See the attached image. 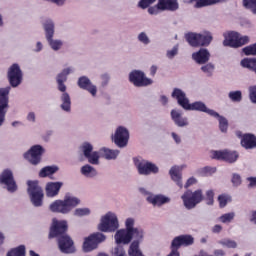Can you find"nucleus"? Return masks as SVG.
Returning a JSON list of instances; mask_svg holds the SVG:
<instances>
[{"label":"nucleus","instance_id":"obj_1","mask_svg":"<svg viewBox=\"0 0 256 256\" xmlns=\"http://www.w3.org/2000/svg\"><path fill=\"white\" fill-rule=\"evenodd\" d=\"M67 220H57V218L52 219V225L50 227L49 237H58V247L62 253H75V246L73 245V240L69 235L65 234L68 229Z\"/></svg>","mask_w":256,"mask_h":256},{"label":"nucleus","instance_id":"obj_2","mask_svg":"<svg viewBox=\"0 0 256 256\" xmlns=\"http://www.w3.org/2000/svg\"><path fill=\"white\" fill-rule=\"evenodd\" d=\"M81 205V199L74 196L71 193H67L64 196V199H58L52 202L49 205V210L52 213H60L61 215H69L75 207H79Z\"/></svg>","mask_w":256,"mask_h":256},{"label":"nucleus","instance_id":"obj_3","mask_svg":"<svg viewBox=\"0 0 256 256\" xmlns=\"http://www.w3.org/2000/svg\"><path fill=\"white\" fill-rule=\"evenodd\" d=\"M119 227V217L115 212L109 211L100 217L97 230L99 233H115Z\"/></svg>","mask_w":256,"mask_h":256},{"label":"nucleus","instance_id":"obj_4","mask_svg":"<svg viewBox=\"0 0 256 256\" xmlns=\"http://www.w3.org/2000/svg\"><path fill=\"white\" fill-rule=\"evenodd\" d=\"M224 47H232V49H239V47H243V45H247L251 41L249 36H242L239 32L229 31L223 34Z\"/></svg>","mask_w":256,"mask_h":256},{"label":"nucleus","instance_id":"obj_5","mask_svg":"<svg viewBox=\"0 0 256 256\" xmlns=\"http://www.w3.org/2000/svg\"><path fill=\"white\" fill-rule=\"evenodd\" d=\"M133 163L138 175L149 177V175L159 174V166L151 161L143 158H134Z\"/></svg>","mask_w":256,"mask_h":256},{"label":"nucleus","instance_id":"obj_6","mask_svg":"<svg viewBox=\"0 0 256 256\" xmlns=\"http://www.w3.org/2000/svg\"><path fill=\"white\" fill-rule=\"evenodd\" d=\"M27 185L28 195L33 207H43L45 194L43 193V188L39 186V182L28 180Z\"/></svg>","mask_w":256,"mask_h":256},{"label":"nucleus","instance_id":"obj_7","mask_svg":"<svg viewBox=\"0 0 256 256\" xmlns=\"http://www.w3.org/2000/svg\"><path fill=\"white\" fill-rule=\"evenodd\" d=\"M105 241H107V235L102 232H94L84 238L82 251L84 253H91V251L99 249V245H101V243H105Z\"/></svg>","mask_w":256,"mask_h":256},{"label":"nucleus","instance_id":"obj_8","mask_svg":"<svg viewBox=\"0 0 256 256\" xmlns=\"http://www.w3.org/2000/svg\"><path fill=\"white\" fill-rule=\"evenodd\" d=\"M183 205L186 209H195L201 201H203V190L198 189L196 191L187 190L184 195L181 196Z\"/></svg>","mask_w":256,"mask_h":256},{"label":"nucleus","instance_id":"obj_9","mask_svg":"<svg viewBox=\"0 0 256 256\" xmlns=\"http://www.w3.org/2000/svg\"><path fill=\"white\" fill-rule=\"evenodd\" d=\"M45 155V147L36 144L33 145L27 152L24 153L23 157L30 163V165H39Z\"/></svg>","mask_w":256,"mask_h":256},{"label":"nucleus","instance_id":"obj_10","mask_svg":"<svg viewBox=\"0 0 256 256\" xmlns=\"http://www.w3.org/2000/svg\"><path fill=\"white\" fill-rule=\"evenodd\" d=\"M0 185L3 189H6L8 193H17L19 186H17V181H15V176H13V171L10 169H5L0 174Z\"/></svg>","mask_w":256,"mask_h":256},{"label":"nucleus","instance_id":"obj_11","mask_svg":"<svg viewBox=\"0 0 256 256\" xmlns=\"http://www.w3.org/2000/svg\"><path fill=\"white\" fill-rule=\"evenodd\" d=\"M128 80L134 87H149V85H153V79L148 78L142 70H132L128 75Z\"/></svg>","mask_w":256,"mask_h":256},{"label":"nucleus","instance_id":"obj_12","mask_svg":"<svg viewBox=\"0 0 256 256\" xmlns=\"http://www.w3.org/2000/svg\"><path fill=\"white\" fill-rule=\"evenodd\" d=\"M111 139L120 149L127 147V144L129 143V129L125 126H118L111 135Z\"/></svg>","mask_w":256,"mask_h":256},{"label":"nucleus","instance_id":"obj_13","mask_svg":"<svg viewBox=\"0 0 256 256\" xmlns=\"http://www.w3.org/2000/svg\"><path fill=\"white\" fill-rule=\"evenodd\" d=\"M7 78L11 87H19V85L23 83V71L21 70V66L17 63L12 64L8 69Z\"/></svg>","mask_w":256,"mask_h":256},{"label":"nucleus","instance_id":"obj_14","mask_svg":"<svg viewBox=\"0 0 256 256\" xmlns=\"http://www.w3.org/2000/svg\"><path fill=\"white\" fill-rule=\"evenodd\" d=\"M11 87L0 88V127L5 123V115L9 109V93Z\"/></svg>","mask_w":256,"mask_h":256},{"label":"nucleus","instance_id":"obj_15","mask_svg":"<svg viewBox=\"0 0 256 256\" xmlns=\"http://www.w3.org/2000/svg\"><path fill=\"white\" fill-rule=\"evenodd\" d=\"M212 159H218V161H226V163H235L237 159H239V152L228 149L213 151Z\"/></svg>","mask_w":256,"mask_h":256},{"label":"nucleus","instance_id":"obj_16","mask_svg":"<svg viewBox=\"0 0 256 256\" xmlns=\"http://www.w3.org/2000/svg\"><path fill=\"white\" fill-rule=\"evenodd\" d=\"M84 157L90 165H99L100 155L98 151H93V145L89 142H84L80 147Z\"/></svg>","mask_w":256,"mask_h":256},{"label":"nucleus","instance_id":"obj_17","mask_svg":"<svg viewBox=\"0 0 256 256\" xmlns=\"http://www.w3.org/2000/svg\"><path fill=\"white\" fill-rule=\"evenodd\" d=\"M125 228L116 230L114 240L116 245H129L131 243V232H129V223L126 218L124 222Z\"/></svg>","mask_w":256,"mask_h":256},{"label":"nucleus","instance_id":"obj_18","mask_svg":"<svg viewBox=\"0 0 256 256\" xmlns=\"http://www.w3.org/2000/svg\"><path fill=\"white\" fill-rule=\"evenodd\" d=\"M75 73V68L73 66L64 68L58 75L56 76V83H57V89L60 92H65L67 91V77L69 75Z\"/></svg>","mask_w":256,"mask_h":256},{"label":"nucleus","instance_id":"obj_19","mask_svg":"<svg viewBox=\"0 0 256 256\" xmlns=\"http://www.w3.org/2000/svg\"><path fill=\"white\" fill-rule=\"evenodd\" d=\"M77 85L80 89L88 91L92 97H97V85H95L91 79L87 76H81L78 78Z\"/></svg>","mask_w":256,"mask_h":256},{"label":"nucleus","instance_id":"obj_20","mask_svg":"<svg viewBox=\"0 0 256 256\" xmlns=\"http://www.w3.org/2000/svg\"><path fill=\"white\" fill-rule=\"evenodd\" d=\"M170 117L176 127H189V118L183 115V111L174 108L170 111Z\"/></svg>","mask_w":256,"mask_h":256},{"label":"nucleus","instance_id":"obj_21","mask_svg":"<svg viewBox=\"0 0 256 256\" xmlns=\"http://www.w3.org/2000/svg\"><path fill=\"white\" fill-rule=\"evenodd\" d=\"M185 111H199L200 113H206V115H216L215 110L210 109L207 107L205 102L202 101H196V102H188V106H186Z\"/></svg>","mask_w":256,"mask_h":256},{"label":"nucleus","instance_id":"obj_22","mask_svg":"<svg viewBox=\"0 0 256 256\" xmlns=\"http://www.w3.org/2000/svg\"><path fill=\"white\" fill-rule=\"evenodd\" d=\"M171 97L177 101L178 105L182 107L184 111L187 109L190 101L185 91H183L181 88H174L171 93Z\"/></svg>","mask_w":256,"mask_h":256},{"label":"nucleus","instance_id":"obj_23","mask_svg":"<svg viewBox=\"0 0 256 256\" xmlns=\"http://www.w3.org/2000/svg\"><path fill=\"white\" fill-rule=\"evenodd\" d=\"M187 167L186 165H180V166H172L169 170V175L174 181V183L180 188L183 189V174L181 171Z\"/></svg>","mask_w":256,"mask_h":256},{"label":"nucleus","instance_id":"obj_24","mask_svg":"<svg viewBox=\"0 0 256 256\" xmlns=\"http://www.w3.org/2000/svg\"><path fill=\"white\" fill-rule=\"evenodd\" d=\"M192 59L197 65L209 63L211 59V52L207 48H201L199 51L192 53Z\"/></svg>","mask_w":256,"mask_h":256},{"label":"nucleus","instance_id":"obj_25","mask_svg":"<svg viewBox=\"0 0 256 256\" xmlns=\"http://www.w3.org/2000/svg\"><path fill=\"white\" fill-rule=\"evenodd\" d=\"M195 243V238L193 236L186 234L175 237L172 240V247H189Z\"/></svg>","mask_w":256,"mask_h":256},{"label":"nucleus","instance_id":"obj_26","mask_svg":"<svg viewBox=\"0 0 256 256\" xmlns=\"http://www.w3.org/2000/svg\"><path fill=\"white\" fill-rule=\"evenodd\" d=\"M148 203L153 205V207H163V205L171 203V198L163 194H153L152 197L148 198Z\"/></svg>","mask_w":256,"mask_h":256},{"label":"nucleus","instance_id":"obj_27","mask_svg":"<svg viewBox=\"0 0 256 256\" xmlns=\"http://www.w3.org/2000/svg\"><path fill=\"white\" fill-rule=\"evenodd\" d=\"M61 187H63V182H48L45 187L46 196L51 198L57 197Z\"/></svg>","mask_w":256,"mask_h":256},{"label":"nucleus","instance_id":"obj_28","mask_svg":"<svg viewBox=\"0 0 256 256\" xmlns=\"http://www.w3.org/2000/svg\"><path fill=\"white\" fill-rule=\"evenodd\" d=\"M121 152L117 149H110L107 147H103L99 150L100 157L106 159V161H115L119 157Z\"/></svg>","mask_w":256,"mask_h":256},{"label":"nucleus","instance_id":"obj_29","mask_svg":"<svg viewBox=\"0 0 256 256\" xmlns=\"http://www.w3.org/2000/svg\"><path fill=\"white\" fill-rule=\"evenodd\" d=\"M42 27L44 29V35L46 41L55 37V21L53 19H46Z\"/></svg>","mask_w":256,"mask_h":256},{"label":"nucleus","instance_id":"obj_30","mask_svg":"<svg viewBox=\"0 0 256 256\" xmlns=\"http://www.w3.org/2000/svg\"><path fill=\"white\" fill-rule=\"evenodd\" d=\"M240 143L244 149H256V136L251 133L243 134Z\"/></svg>","mask_w":256,"mask_h":256},{"label":"nucleus","instance_id":"obj_31","mask_svg":"<svg viewBox=\"0 0 256 256\" xmlns=\"http://www.w3.org/2000/svg\"><path fill=\"white\" fill-rule=\"evenodd\" d=\"M60 109L64 113H71V96L67 91L62 92L60 95Z\"/></svg>","mask_w":256,"mask_h":256},{"label":"nucleus","instance_id":"obj_32","mask_svg":"<svg viewBox=\"0 0 256 256\" xmlns=\"http://www.w3.org/2000/svg\"><path fill=\"white\" fill-rule=\"evenodd\" d=\"M158 3L162 11H177L179 9L177 0H158Z\"/></svg>","mask_w":256,"mask_h":256},{"label":"nucleus","instance_id":"obj_33","mask_svg":"<svg viewBox=\"0 0 256 256\" xmlns=\"http://www.w3.org/2000/svg\"><path fill=\"white\" fill-rule=\"evenodd\" d=\"M80 173L81 175H83V177H86L87 179H93L97 177V169L89 164L82 166L80 169Z\"/></svg>","mask_w":256,"mask_h":256},{"label":"nucleus","instance_id":"obj_34","mask_svg":"<svg viewBox=\"0 0 256 256\" xmlns=\"http://www.w3.org/2000/svg\"><path fill=\"white\" fill-rule=\"evenodd\" d=\"M210 117H213L214 119H217L219 122V129L222 133H227V129H229V121H227V118L220 115L219 112L215 111V115H211Z\"/></svg>","mask_w":256,"mask_h":256},{"label":"nucleus","instance_id":"obj_35","mask_svg":"<svg viewBox=\"0 0 256 256\" xmlns=\"http://www.w3.org/2000/svg\"><path fill=\"white\" fill-rule=\"evenodd\" d=\"M199 37V47H208V45H211V41H213V36L209 31L199 33Z\"/></svg>","mask_w":256,"mask_h":256},{"label":"nucleus","instance_id":"obj_36","mask_svg":"<svg viewBox=\"0 0 256 256\" xmlns=\"http://www.w3.org/2000/svg\"><path fill=\"white\" fill-rule=\"evenodd\" d=\"M200 65V71L203 73V75H205V77H213L215 73V64L212 62H206Z\"/></svg>","mask_w":256,"mask_h":256},{"label":"nucleus","instance_id":"obj_37","mask_svg":"<svg viewBox=\"0 0 256 256\" xmlns=\"http://www.w3.org/2000/svg\"><path fill=\"white\" fill-rule=\"evenodd\" d=\"M59 171V167L57 166H46L42 168L39 172V177H51V175H55Z\"/></svg>","mask_w":256,"mask_h":256},{"label":"nucleus","instance_id":"obj_38","mask_svg":"<svg viewBox=\"0 0 256 256\" xmlns=\"http://www.w3.org/2000/svg\"><path fill=\"white\" fill-rule=\"evenodd\" d=\"M52 51H61L63 49V40L55 39L54 37L46 40Z\"/></svg>","mask_w":256,"mask_h":256},{"label":"nucleus","instance_id":"obj_39","mask_svg":"<svg viewBox=\"0 0 256 256\" xmlns=\"http://www.w3.org/2000/svg\"><path fill=\"white\" fill-rule=\"evenodd\" d=\"M218 245H221V247H226V249H237V247L239 246V244H237V241L230 238H224L219 240Z\"/></svg>","mask_w":256,"mask_h":256},{"label":"nucleus","instance_id":"obj_40","mask_svg":"<svg viewBox=\"0 0 256 256\" xmlns=\"http://www.w3.org/2000/svg\"><path fill=\"white\" fill-rule=\"evenodd\" d=\"M186 41L191 45V47H199V33H188L186 34Z\"/></svg>","mask_w":256,"mask_h":256},{"label":"nucleus","instance_id":"obj_41","mask_svg":"<svg viewBox=\"0 0 256 256\" xmlns=\"http://www.w3.org/2000/svg\"><path fill=\"white\" fill-rule=\"evenodd\" d=\"M228 98L232 103H241V101H243V92H241V90L230 91Z\"/></svg>","mask_w":256,"mask_h":256},{"label":"nucleus","instance_id":"obj_42","mask_svg":"<svg viewBox=\"0 0 256 256\" xmlns=\"http://www.w3.org/2000/svg\"><path fill=\"white\" fill-rule=\"evenodd\" d=\"M196 1L194 7L196 9H201V7H207L209 5H215L216 3H221L223 0H191Z\"/></svg>","mask_w":256,"mask_h":256},{"label":"nucleus","instance_id":"obj_43","mask_svg":"<svg viewBox=\"0 0 256 256\" xmlns=\"http://www.w3.org/2000/svg\"><path fill=\"white\" fill-rule=\"evenodd\" d=\"M234 219H235V212H229L218 217L217 221H219V223H224V225H229V223H232Z\"/></svg>","mask_w":256,"mask_h":256},{"label":"nucleus","instance_id":"obj_44","mask_svg":"<svg viewBox=\"0 0 256 256\" xmlns=\"http://www.w3.org/2000/svg\"><path fill=\"white\" fill-rule=\"evenodd\" d=\"M198 173L199 175H201V177H211V175H213L214 173H217V168L206 166V167L200 168L198 170Z\"/></svg>","mask_w":256,"mask_h":256},{"label":"nucleus","instance_id":"obj_45","mask_svg":"<svg viewBox=\"0 0 256 256\" xmlns=\"http://www.w3.org/2000/svg\"><path fill=\"white\" fill-rule=\"evenodd\" d=\"M6 256H25V246L20 245L16 248H12L6 253Z\"/></svg>","mask_w":256,"mask_h":256},{"label":"nucleus","instance_id":"obj_46","mask_svg":"<svg viewBox=\"0 0 256 256\" xmlns=\"http://www.w3.org/2000/svg\"><path fill=\"white\" fill-rule=\"evenodd\" d=\"M91 213H92L91 208H88V207L76 208L74 210V217H89Z\"/></svg>","mask_w":256,"mask_h":256},{"label":"nucleus","instance_id":"obj_47","mask_svg":"<svg viewBox=\"0 0 256 256\" xmlns=\"http://www.w3.org/2000/svg\"><path fill=\"white\" fill-rule=\"evenodd\" d=\"M233 199L231 198V195L229 194H221L218 196V203L219 207L223 209L224 207H227V203H231Z\"/></svg>","mask_w":256,"mask_h":256},{"label":"nucleus","instance_id":"obj_48","mask_svg":"<svg viewBox=\"0 0 256 256\" xmlns=\"http://www.w3.org/2000/svg\"><path fill=\"white\" fill-rule=\"evenodd\" d=\"M137 40L142 45H151V38L149 37V34L147 32L142 31L137 35Z\"/></svg>","mask_w":256,"mask_h":256},{"label":"nucleus","instance_id":"obj_49","mask_svg":"<svg viewBox=\"0 0 256 256\" xmlns=\"http://www.w3.org/2000/svg\"><path fill=\"white\" fill-rule=\"evenodd\" d=\"M243 6L256 15V0H243Z\"/></svg>","mask_w":256,"mask_h":256},{"label":"nucleus","instance_id":"obj_50","mask_svg":"<svg viewBox=\"0 0 256 256\" xmlns=\"http://www.w3.org/2000/svg\"><path fill=\"white\" fill-rule=\"evenodd\" d=\"M112 256H127V252L125 251V248L121 244H117L112 249Z\"/></svg>","mask_w":256,"mask_h":256},{"label":"nucleus","instance_id":"obj_51","mask_svg":"<svg viewBox=\"0 0 256 256\" xmlns=\"http://www.w3.org/2000/svg\"><path fill=\"white\" fill-rule=\"evenodd\" d=\"M242 53L247 56L256 55V42L254 44L248 45L242 49Z\"/></svg>","mask_w":256,"mask_h":256},{"label":"nucleus","instance_id":"obj_52","mask_svg":"<svg viewBox=\"0 0 256 256\" xmlns=\"http://www.w3.org/2000/svg\"><path fill=\"white\" fill-rule=\"evenodd\" d=\"M231 183L233 187H241L243 183V179L241 178V175L237 173L232 174Z\"/></svg>","mask_w":256,"mask_h":256},{"label":"nucleus","instance_id":"obj_53","mask_svg":"<svg viewBox=\"0 0 256 256\" xmlns=\"http://www.w3.org/2000/svg\"><path fill=\"white\" fill-rule=\"evenodd\" d=\"M248 93L251 103L256 105V85L249 86Z\"/></svg>","mask_w":256,"mask_h":256},{"label":"nucleus","instance_id":"obj_54","mask_svg":"<svg viewBox=\"0 0 256 256\" xmlns=\"http://www.w3.org/2000/svg\"><path fill=\"white\" fill-rule=\"evenodd\" d=\"M111 81V76L107 73H104L100 76V85L101 87H107Z\"/></svg>","mask_w":256,"mask_h":256},{"label":"nucleus","instance_id":"obj_55","mask_svg":"<svg viewBox=\"0 0 256 256\" xmlns=\"http://www.w3.org/2000/svg\"><path fill=\"white\" fill-rule=\"evenodd\" d=\"M178 54H179V46L175 45L172 49L167 50L166 57L168 59H173Z\"/></svg>","mask_w":256,"mask_h":256},{"label":"nucleus","instance_id":"obj_56","mask_svg":"<svg viewBox=\"0 0 256 256\" xmlns=\"http://www.w3.org/2000/svg\"><path fill=\"white\" fill-rule=\"evenodd\" d=\"M163 10L159 6V2L155 6H151L148 8L149 15H159Z\"/></svg>","mask_w":256,"mask_h":256},{"label":"nucleus","instance_id":"obj_57","mask_svg":"<svg viewBox=\"0 0 256 256\" xmlns=\"http://www.w3.org/2000/svg\"><path fill=\"white\" fill-rule=\"evenodd\" d=\"M155 1L157 0H140L138 3V7H140V9H147V7H149L150 5H153Z\"/></svg>","mask_w":256,"mask_h":256},{"label":"nucleus","instance_id":"obj_58","mask_svg":"<svg viewBox=\"0 0 256 256\" xmlns=\"http://www.w3.org/2000/svg\"><path fill=\"white\" fill-rule=\"evenodd\" d=\"M43 49H45L43 42L38 40V41H36V44L34 45V48L32 49V51L34 53H41V51H43Z\"/></svg>","mask_w":256,"mask_h":256},{"label":"nucleus","instance_id":"obj_59","mask_svg":"<svg viewBox=\"0 0 256 256\" xmlns=\"http://www.w3.org/2000/svg\"><path fill=\"white\" fill-rule=\"evenodd\" d=\"M139 192L141 195H144L146 201L149 203V198L153 197V193H151L147 188H139Z\"/></svg>","mask_w":256,"mask_h":256},{"label":"nucleus","instance_id":"obj_60","mask_svg":"<svg viewBox=\"0 0 256 256\" xmlns=\"http://www.w3.org/2000/svg\"><path fill=\"white\" fill-rule=\"evenodd\" d=\"M26 120L28 121V123H36L37 122V114H35V112H33V111L28 112V114L26 116Z\"/></svg>","mask_w":256,"mask_h":256},{"label":"nucleus","instance_id":"obj_61","mask_svg":"<svg viewBox=\"0 0 256 256\" xmlns=\"http://www.w3.org/2000/svg\"><path fill=\"white\" fill-rule=\"evenodd\" d=\"M213 197H215V192H213V190L206 191L207 205L213 204Z\"/></svg>","mask_w":256,"mask_h":256},{"label":"nucleus","instance_id":"obj_62","mask_svg":"<svg viewBox=\"0 0 256 256\" xmlns=\"http://www.w3.org/2000/svg\"><path fill=\"white\" fill-rule=\"evenodd\" d=\"M196 183H197V178L190 177V178L187 179L184 187H185V189H189V187H191L193 185H196Z\"/></svg>","mask_w":256,"mask_h":256},{"label":"nucleus","instance_id":"obj_63","mask_svg":"<svg viewBox=\"0 0 256 256\" xmlns=\"http://www.w3.org/2000/svg\"><path fill=\"white\" fill-rule=\"evenodd\" d=\"M248 182V188L249 189H255L256 188V177H248L246 179Z\"/></svg>","mask_w":256,"mask_h":256},{"label":"nucleus","instance_id":"obj_64","mask_svg":"<svg viewBox=\"0 0 256 256\" xmlns=\"http://www.w3.org/2000/svg\"><path fill=\"white\" fill-rule=\"evenodd\" d=\"M227 253L223 249H215L212 256H226Z\"/></svg>","mask_w":256,"mask_h":256}]
</instances>
